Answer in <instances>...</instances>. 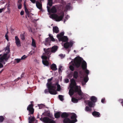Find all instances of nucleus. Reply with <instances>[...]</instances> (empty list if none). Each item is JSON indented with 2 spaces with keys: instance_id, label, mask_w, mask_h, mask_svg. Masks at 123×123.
<instances>
[{
  "instance_id": "1",
  "label": "nucleus",
  "mask_w": 123,
  "mask_h": 123,
  "mask_svg": "<svg viewBox=\"0 0 123 123\" xmlns=\"http://www.w3.org/2000/svg\"><path fill=\"white\" fill-rule=\"evenodd\" d=\"M82 60L80 57H76L74 61L73 65L77 68H79L81 64V67L83 70L86 69L87 68V63L85 61H83L82 62Z\"/></svg>"
},
{
  "instance_id": "2",
  "label": "nucleus",
  "mask_w": 123,
  "mask_h": 123,
  "mask_svg": "<svg viewBox=\"0 0 123 123\" xmlns=\"http://www.w3.org/2000/svg\"><path fill=\"white\" fill-rule=\"evenodd\" d=\"M10 45L9 43L7 44V46L4 49L6 53H4L0 58V62H2L4 64H5L6 63L4 61L7 62L10 57V55H8L10 52Z\"/></svg>"
},
{
  "instance_id": "3",
  "label": "nucleus",
  "mask_w": 123,
  "mask_h": 123,
  "mask_svg": "<svg viewBox=\"0 0 123 123\" xmlns=\"http://www.w3.org/2000/svg\"><path fill=\"white\" fill-rule=\"evenodd\" d=\"M69 115V113H68L64 112L61 115V117L62 118H65L63 120V123H74L76 122L77 120H70V119L68 118Z\"/></svg>"
},
{
  "instance_id": "4",
  "label": "nucleus",
  "mask_w": 123,
  "mask_h": 123,
  "mask_svg": "<svg viewBox=\"0 0 123 123\" xmlns=\"http://www.w3.org/2000/svg\"><path fill=\"white\" fill-rule=\"evenodd\" d=\"M46 85L47 88L49 89V93L52 95H55L57 93V92L55 90L56 86L54 84L52 85V82H48Z\"/></svg>"
},
{
  "instance_id": "5",
  "label": "nucleus",
  "mask_w": 123,
  "mask_h": 123,
  "mask_svg": "<svg viewBox=\"0 0 123 123\" xmlns=\"http://www.w3.org/2000/svg\"><path fill=\"white\" fill-rule=\"evenodd\" d=\"M40 120L44 123H55V122L52 119L47 117L42 118V117L40 118Z\"/></svg>"
},
{
  "instance_id": "6",
  "label": "nucleus",
  "mask_w": 123,
  "mask_h": 123,
  "mask_svg": "<svg viewBox=\"0 0 123 123\" xmlns=\"http://www.w3.org/2000/svg\"><path fill=\"white\" fill-rule=\"evenodd\" d=\"M64 16L63 13L60 16H59L56 14H52L50 15V18L55 19L56 21H60L62 20Z\"/></svg>"
},
{
  "instance_id": "7",
  "label": "nucleus",
  "mask_w": 123,
  "mask_h": 123,
  "mask_svg": "<svg viewBox=\"0 0 123 123\" xmlns=\"http://www.w3.org/2000/svg\"><path fill=\"white\" fill-rule=\"evenodd\" d=\"M34 105L32 104L29 105L27 107V110L29 111L28 115H32L33 114L34 112V109L33 108Z\"/></svg>"
},
{
  "instance_id": "8",
  "label": "nucleus",
  "mask_w": 123,
  "mask_h": 123,
  "mask_svg": "<svg viewBox=\"0 0 123 123\" xmlns=\"http://www.w3.org/2000/svg\"><path fill=\"white\" fill-rule=\"evenodd\" d=\"M44 51L45 52V55L47 56L49 58L50 57V55L51 54V52L49 48L47 49L44 48Z\"/></svg>"
},
{
  "instance_id": "9",
  "label": "nucleus",
  "mask_w": 123,
  "mask_h": 123,
  "mask_svg": "<svg viewBox=\"0 0 123 123\" xmlns=\"http://www.w3.org/2000/svg\"><path fill=\"white\" fill-rule=\"evenodd\" d=\"M73 44V43L71 42H66L64 44V47L66 49H68L69 47L71 48Z\"/></svg>"
},
{
  "instance_id": "10",
  "label": "nucleus",
  "mask_w": 123,
  "mask_h": 123,
  "mask_svg": "<svg viewBox=\"0 0 123 123\" xmlns=\"http://www.w3.org/2000/svg\"><path fill=\"white\" fill-rule=\"evenodd\" d=\"M58 47L56 45H54L51 48H49L52 53H54L57 51Z\"/></svg>"
},
{
  "instance_id": "11",
  "label": "nucleus",
  "mask_w": 123,
  "mask_h": 123,
  "mask_svg": "<svg viewBox=\"0 0 123 123\" xmlns=\"http://www.w3.org/2000/svg\"><path fill=\"white\" fill-rule=\"evenodd\" d=\"M15 39L16 43L17 46L18 47L20 46H21L20 41L19 39L17 36H15Z\"/></svg>"
},
{
  "instance_id": "12",
  "label": "nucleus",
  "mask_w": 123,
  "mask_h": 123,
  "mask_svg": "<svg viewBox=\"0 0 123 123\" xmlns=\"http://www.w3.org/2000/svg\"><path fill=\"white\" fill-rule=\"evenodd\" d=\"M87 102L88 105L91 108L94 107L95 105V104L91 101L87 100Z\"/></svg>"
},
{
  "instance_id": "13",
  "label": "nucleus",
  "mask_w": 123,
  "mask_h": 123,
  "mask_svg": "<svg viewBox=\"0 0 123 123\" xmlns=\"http://www.w3.org/2000/svg\"><path fill=\"white\" fill-rule=\"evenodd\" d=\"M71 83L70 84V87H73L76 86V83L75 80L74 79H72L70 80Z\"/></svg>"
},
{
  "instance_id": "14",
  "label": "nucleus",
  "mask_w": 123,
  "mask_h": 123,
  "mask_svg": "<svg viewBox=\"0 0 123 123\" xmlns=\"http://www.w3.org/2000/svg\"><path fill=\"white\" fill-rule=\"evenodd\" d=\"M68 40V38L67 36H64L60 38L59 41L60 42L62 41L63 42H66Z\"/></svg>"
},
{
  "instance_id": "15",
  "label": "nucleus",
  "mask_w": 123,
  "mask_h": 123,
  "mask_svg": "<svg viewBox=\"0 0 123 123\" xmlns=\"http://www.w3.org/2000/svg\"><path fill=\"white\" fill-rule=\"evenodd\" d=\"M24 5L25 8V12L27 15L28 17L29 16L30 13L28 10L25 4V2L24 4Z\"/></svg>"
},
{
  "instance_id": "16",
  "label": "nucleus",
  "mask_w": 123,
  "mask_h": 123,
  "mask_svg": "<svg viewBox=\"0 0 123 123\" xmlns=\"http://www.w3.org/2000/svg\"><path fill=\"white\" fill-rule=\"evenodd\" d=\"M93 116L95 117H100V114L99 112L94 111L92 113Z\"/></svg>"
},
{
  "instance_id": "17",
  "label": "nucleus",
  "mask_w": 123,
  "mask_h": 123,
  "mask_svg": "<svg viewBox=\"0 0 123 123\" xmlns=\"http://www.w3.org/2000/svg\"><path fill=\"white\" fill-rule=\"evenodd\" d=\"M36 6L37 8L41 10L42 9V5L41 3L37 1L36 3Z\"/></svg>"
},
{
  "instance_id": "18",
  "label": "nucleus",
  "mask_w": 123,
  "mask_h": 123,
  "mask_svg": "<svg viewBox=\"0 0 123 123\" xmlns=\"http://www.w3.org/2000/svg\"><path fill=\"white\" fill-rule=\"evenodd\" d=\"M74 88L73 87H70V89L69 92V94L70 96L73 95L74 92Z\"/></svg>"
},
{
  "instance_id": "19",
  "label": "nucleus",
  "mask_w": 123,
  "mask_h": 123,
  "mask_svg": "<svg viewBox=\"0 0 123 123\" xmlns=\"http://www.w3.org/2000/svg\"><path fill=\"white\" fill-rule=\"evenodd\" d=\"M53 32L56 33H58L59 31L58 27L56 26L53 27Z\"/></svg>"
},
{
  "instance_id": "20",
  "label": "nucleus",
  "mask_w": 123,
  "mask_h": 123,
  "mask_svg": "<svg viewBox=\"0 0 123 123\" xmlns=\"http://www.w3.org/2000/svg\"><path fill=\"white\" fill-rule=\"evenodd\" d=\"M50 67L51 69L53 70L56 71L57 70V68H56V66L55 64H53L50 66Z\"/></svg>"
},
{
  "instance_id": "21",
  "label": "nucleus",
  "mask_w": 123,
  "mask_h": 123,
  "mask_svg": "<svg viewBox=\"0 0 123 123\" xmlns=\"http://www.w3.org/2000/svg\"><path fill=\"white\" fill-rule=\"evenodd\" d=\"M91 101L95 104L97 101V98L94 96H92L91 97L90 99Z\"/></svg>"
},
{
  "instance_id": "22",
  "label": "nucleus",
  "mask_w": 123,
  "mask_h": 123,
  "mask_svg": "<svg viewBox=\"0 0 123 123\" xmlns=\"http://www.w3.org/2000/svg\"><path fill=\"white\" fill-rule=\"evenodd\" d=\"M82 98V97H81L80 98L78 99L74 97H73L72 98L71 100L72 102L73 103H77L78 102L79 100H80Z\"/></svg>"
},
{
  "instance_id": "23",
  "label": "nucleus",
  "mask_w": 123,
  "mask_h": 123,
  "mask_svg": "<svg viewBox=\"0 0 123 123\" xmlns=\"http://www.w3.org/2000/svg\"><path fill=\"white\" fill-rule=\"evenodd\" d=\"M61 112H58L55 113L54 116L55 118L58 119L61 116Z\"/></svg>"
},
{
  "instance_id": "24",
  "label": "nucleus",
  "mask_w": 123,
  "mask_h": 123,
  "mask_svg": "<svg viewBox=\"0 0 123 123\" xmlns=\"http://www.w3.org/2000/svg\"><path fill=\"white\" fill-rule=\"evenodd\" d=\"M56 12L57 10L56 7L54 6H53L52 8L50 9V13H56Z\"/></svg>"
},
{
  "instance_id": "25",
  "label": "nucleus",
  "mask_w": 123,
  "mask_h": 123,
  "mask_svg": "<svg viewBox=\"0 0 123 123\" xmlns=\"http://www.w3.org/2000/svg\"><path fill=\"white\" fill-rule=\"evenodd\" d=\"M64 32H62L61 33H60V34H57V38H58V40H59L64 35Z\"/></svg>"
},
{
  "instance_id": "26",
  "label": "nucleus",
  "mask_w": 123,
  "mask_h": 123,
  "mask_svg": "<svg viewBox=\"0 0 123 123\" xmlns=\"http://www.w3.org/2000/svg\"><path fill=\"white\" fill-rule=\"evenodd\" d=\"M31 38L32 40L31 45L34 47L36 48V46L35 41L32 37H31Z\"/></svg>"
},
{
  "instance_id": "27",
  "label": "nucleus",
  "mask_w": 123,
  "mask_h": 123,
  "mask_svg": "<svg viewBox=\"0 0 123 123\" xmlns=\"http://www.w3.org/2000/svg\"><path fill=\"white\" fill-rule=\"evenodd\" d=\"M73 77L77 79L78 77V73L77 71H74L73 74Z\"/></svg>"
},
{
  "instance_id": "28",
  "label": "nucleus",
  "mask_w": 123,
  "mask_h": 123,
  "mask_svg": "<svg viewBox=\"0 0 123 123\" xmlns=\"http://www.w3.org/2000/svg\"><path fill=\"white\" fill-rule=\"evenodd\" d=\"M72 115L71 117V119H75L74 120L76 119L77 116L74 113H72Z\"/></svg>"
},
{
  "instance_id": "29",
  "label": "nucleus",
  "mask_w": 123,
  "mask_h": 123,
  "mask_svg": "<svg viewBox=\"0 0 123 123\" xmlns=\"http://www.w3.org/2000/svg\"><path fill=\"white\" fill-rule=\"evenodd\" d=\"M42 62L43 65L46 66H48L49 65V62L47 60H42Z\"/></svg>"
},
{
  "instance_id": "30",
  "label": "nucleus",
  "mask_w": 123,
  "mask_h": 123,
  "mask_svg": "<svg viewBox=\"0 0 123 123\" xmlns=\"http://www.w3.org/2000/svg\"><path fill=\"white\" fill-rule=\"evenodd\" d=\"M44 115L45 116H48L49 117H51L50 116V113L49 111H46L44 113H43L42 114V115Z\"/></svg>"
},
{
  "instance_id": "31",
  "label": "nucleus",
  "mask_w": 123,
  "mask_h": 123,
  "mask_svg": "<svg viewBox=\"0 0 123 123\" xmlns=\"http://www.w3.org/2000/svg\"><path fill=\"white\" fill-rule=\"evenodd\" d=\"M56 85L57 86V91H59L61 89L60 85L59 84H58L57 83L55 84L54 86H55Z\"/></svg>"
},
{
  "instance_id": "32",
  "label": "nucleus",
  "mask_w": 123,
  "mask_h": 123,
  "mask_svg": "<svg viewBox=\"0 0 123 123\" xmlns=\"http://www.w3.org/2000/svg\"><path fill=\"white\" fill-rule=\"evenodd\" d=\"M74 86V92H77L79 90L78 88V86Z\"/></svg>"
},
{
  "instance_id": "33",
  "label": "nucleus",
  "mask_w": 123,
  "mask_h": 123,
  "mask_svg": "<svg viewBox=\"0 0 123 123\" xmlns=\"http://www.w3.org/2000/svg\"><path fill=\"white\" fill-rule=\"evenodd\" d=\"M48 1L47 3V5H49L50 6H51L52 5V0H48Z\"/></svg>"
},
{
  "instance_id": "34",
  "label": "nucleus",
  "mask_w": 123,
  "mask_h": 123,
  "mask_svg": "<svg viewBox=\"0 0 123 123\" xmlns=\"http://www.w3.org/2000/svg\"><path fill=\"white\" fill-rule=\"evenodd\" d=\"M21 38L23 40H25V33L24 32L23 33H21L20 34Z\"/></svg>"
},
{
  "instance_id": "35",
  "label": "nucleus",
  "mask_w": 123,
  "mask_h": 123,
  "mask_svg": "<svg viewBox=\"0 0 123 123\" xmlns=\"http://www.w3.org/2000/svg\"><path fill=\"white\" fill-rule=\"evenodd\" d=\"M77 92L78 93V94L79 96H81L82 95L83 93L82 92L80 89Z\"/></svg>"
},
{
  "instance_id": "36",
  "label": "nucleus",
  "mask_w": 123,
  "mask_h": 123,
  "mask_svg": "<svg viewBox=\"0 0 123 123\" xmlns=\"http://www.w3.org/2000/svg\"><path fill=\"white\" fill-rule=\"evenodd\" d=\"M88 80V78L87 75H86V77H85L84 79V80L85 83L87 82Z\"/></svg>"
},
{
  "instance_id": "37",
  "label": "nucleus",
  "mask_w": 123,
  "mask_h": 123,
  "mask_svg": "<svg viewBox=\"0 0 123 123\" xmlns=\"http://www.w3.org/2000/svg\"><path fill=\"white\" fill-rule=\"evenodd\" d=\"M85 110L87 111H91V109L88 106H86L85 108Z\"/></svg>"
},
{
  "instance_id": "38",
  "label": "nucleus",
  "mask_w": 123,
  "mask_h": 123,
  "mask_svg": "<svg viewBox=\"0 0 123 123\" xmlns=\"http://www.w3.org/2000/svg\"><path fill=\"white\" fill-rule=\"evenodd\" d=\"M70 4L68 3L66 6V9L68 10L70 9Z\"/></svg>"
},
{
  "instance_id": "39",
  "label": "nucleus",
  "mask_w": 123,
  "mask_h": 123,
  "mask_svg": "<svg viewBox=\"0 0 123 123\" xmlns=\"http://www.w3.org/2000/svg\"><path fill=\"white\" fill-rule=\"evenodd\" d=\"M58 97L60 100L62 101L63 100V96L62 95H59Z\"/></svg>"
},
{
  "instance_id": "40",
  "label": "nucleus",
  "mask_w": 123,
  "mask_h": 123,
  "mask_svg": "<svg viewBox=\"0 0 123 123\" xmlns=\"http://www.w3.org/2000/svg\"><path fill=\"white\" fill-rule=\"evenodd\" d=\"M4 119V118L2 116H0V123L2 122Z\"/></svg>"
},
{
  "instance_id": "41",
  "label": "nucleus",
  "mask_w": 123,
  "mask_h": 123,
  "mask_svg": "<svg viewBox=\"0 0 123 123\" xmlns=\"http://www.w3.org/2000/svg\"><path fill=\"white\" fill-rule=\"evenodd\" d=\"M70 69L72 71H73L74 70V66L72 65H70L69 67Z\"/></svg>"
},
{
  "instance_id": "42",
  "label": "nucleus",
  "mask_w": 123,
  "mask_h": 123,
  "mask_svg": "<svg viewBox=\"0 0 123 123\" xmlns=\"http://www.w3.org/2000/svg\"><path fill=\"white\" fill-rule=\"evenodd\" d=\"M38 106L39 107V109H41L43 107V104H41L38 105Z\"/></svg>"
},
{
  "instance_id": "43",
  "label": "nucleus",
  "mask_w": 123,
  "mask_h": 123,
  "mask_svg": "<svg viewBox=\"0 0 123 123\" xmlns=\"http://www.w3.org/2000/svg\"><path fill=\"white\" fill-rule=\"evenodd\" d=\"M19 4L18 5V9H20L22 8V4L21 3H19Z\"/></svg>"
},
{
  "instance_id": "44",
  "label": "nucleus",
  "mask_w": 123,
  "mask_h": 123,
  "mask_svg": "<svg viewBox=\"0 0 123 123\" xmlns=\"http://www.w3.org/2000/svg\"><path fill=\"white\" fill-rule=\"evenodd\" d=\"M50 41V38L49 37L46 38L45 40V41L46 42L48 43Z\"/></svg>"
},
{
  "instance_id": "45",
  "label": "nucleus",
  "mask_w": 123,
  "mask_h": 123,
  "mask_svg": "<svg viewBox=\"0 0 123 123\" xmlns=\"http://www.w3.org/2000/svg\"><path fill=\"white\" fill-rule=\"evenodd\" d=\"M48 57L46 55L44 56H42V58L43 59H44L45 60H46L47 59Z\"/></svg>"
},
{
  "instance_id": "46",
  "label": "nucleus",
  "mask_w": 123,
  "mask_h": 123,
  "mask_svg": "<svg viewBox=\"0 0 123 123\" xmlns=\"http://www.w3.org/2000/svg\"><path fill=\"white\" fill-rule=\"evenodd\" d=\"M44 92L45 93H48L49 92V89H46L44 91Z\"/></svg>"
},
{
  "instance_id": "47",
  "label": "nucleus",
  "mask_w": 123,
  "mask_h": 123,
  "mask_svg": "<svg viewBox=\"0 0 123 123\" xmlns=\"http://www.w3.org/2000/svg\"><path fill=\"white\" fill-rule=\"evenodd\" d=\"M21 59H15L17 63H18L19 62Z\"/></svg>"
},
{
  "instance_id": "48",
  "label": "nucleus",
  "mask_w": 123,
  "mask_h": 123,
  "mask_svg": "<svg viewBox=\"0 0 123 123\" xmlns=\"http://www.w3.org/2000/svg\"><path fill=\"white\" fill-rule=\"evenodd\" d=\"M51 39V41L53 42H54L55 41V39L53 38L52 36L50 38V39Z\"/></svg>"
},
{
  "instance_id": "49",
  "label": "nucleus",
  "mask_w": 123,
  "mask_h": 123,
  "mask_svg": "<svg viewBox=\"0 0 123 123\" xmlns=\"http://www.w3.org/2000/svg\"><path fill=\"white\" fill-rule=\"evenodd\" d=\"M53 77H52L51 78L48 79L47 80L48 82H51V81L52 80Z\"/></svg>"
},
{
  "instance_id": "50",
  "label": "nucleus",
  "mask_w": 123,
  "mask_h": 123,
  "mask_svg": "<svg viewBox=\"0 0 123 123\" xmlns=\"http://www.w3.org/2000/svg\"><path fill=\"white\" fill-rule=\"evenodd\" d=\"M118 101L121 104H123V99H119L118 100Z\"/></svg>"
},
{
  "instance_id": "51",
  "label": "nucleus",
  "mask_w": 123,
  "mask_h": 123,
  "mask_svg": "<svg viewBox=\"0 0 123 123\" xmlns=\"http://www.w3.org/2000/svg\"><path fill=\"white\" fill-rule=\"evenodd\" d=\"M5 37L6 39L8 41L9 40L8 38V36L7 34H6L5 35Z\"/></svg>"
},
{
  "instance_id": "52",
  "label": "nucleus",
  "mask_w": 123,
  "mask_h": 123,
  "mask_svg": "<svg viewBox=\"0 0 123 123\" xmlns=\"http://www.w3.org/2000/svg\"><path fill=\"white\" fill-rule=\"evenodd\" d=\"M47 10H48V12L50 13V7H49V6H47Z\"/></svg>"
},
{
  "instance_id": "53",
  "label": "nucleus",
  "mask_w": 123,
  "mask_h": 123,
  "mask_svg": "<svg viewBox=\"0 0 123 123\" xmlns=\"http://www.w3.org/2000/svg\"><path fill=\"white\" fill-rule=\"evenodd\" d=\"M85 72L86 74H87V75L88 76V75L89 74V71L88 70L86 69V70Z\"/></svg>"
},
{
  "instance_id": "54",
  "label": "nucleus",
  "mask_w": 123,
  "mask_h": 123,
  "mask_svg": "<svg viewBox=\"0 0 123 123\" xmlns=\"http://www.w3.org/2000/svg\"><path fill=\"white\" fill-rule=\"evenodd\" d=\"M62 68V66H60L58 68V72H60L61 70V68Z\"/></svg>"
},
{
  "instance_id": "55",
  "label": "nucleus",
  "mask_w": 123,
  "mask_h": 123,
  "mask_svg": "<svg viewBox=\"0 0 123 123\" xmlns=\"http://www.w3.org/2000/svg\"><path fill=\"white\" fill-rule=\"evenodd\" d=\"M26 57L25 56V55H24L21 57V60H23L25 59Z\"/></svg>"
},
{
  "instance_id": "56",
  "label": "nucleus",
  "mask_w": 123,
  "mask_h": 123,
  "mask_svg": "<svg viewBox=\"0 0 123 123\" xmlns=\"http://www.w3.org/2000/svg\"><path fill=\"white\" fill-rule=\"evenodd\" d=\"M1 63H2L3 64L2 62H0V68H3V65Z\"/></svg>"
},
{
  "instance_id": "57",
  "label": "nucleus",
  "mask_w": 123,
  "mask_h": 123,
  "mask_svg": "<svg viewBox=\"0 0 123 123\" xmlns=\"http://www.w3.org/2000/svg\"><path fill=\"white\" fill-rule=\"evenodd\" d=\"M30 1L33 4L35 3L36 2V0H30Z\"/></svg>"
},
{
  "instance_id": "58",
  "label": "nucleus",
  "mask_w": 123,
  "mask_h": 123,
  "mask_svg": "<svg viewBox=\"0 0 123 123\" xmlns=\"http://www.w3.org/2000/svg\"><path fill=\"white\" fill-rule=\"evenodd\" d=\"M65 82L66 83H68L69 82V80L68 79H66L65 80Z\"/></svg>"
},
{
  "instance_id": "59",
  "label": "nucleus",
  "mask_w": 123,
  "mask_h": 123,
  "mask_svg": "<svg viewBox=\"0 0 123 123\" xmlns=\"http://www.w3.org/2000/svg\"><path fill=\"white\" fill-rule=\"evenodd\" d=\"M105 100V98H103L101 99V102L103 103H104Z\"/></svg>"
},
{
  "instance_id": "60",
  "label": "nucleus",
  "mask_w": 123,
  "mask_h": 123,
  "mask_svg": "<svg viewBox=\"0 0 123 123\" xmlns=\"http://www.w3.org/2000/svg\"><path fill=\"white\" fill-rule=\"evenodd\" d=\"M5 9L4 8L0 9V13L2 12Z\"/></svg>"
},
{
  "instance_id": "61",
  "label": "nucleus",
  "mask_w": 123,
  "mask_h": 123,
  "mask_svg": "<svg viewBox=\"0 0 123 123\" xmlns=\"http://www.w3.org/2000/svg\"><path fill=\"white\" fill-rule=\"evenodd\" d=\"M24 13V11H22L20 13V14L21 15H23Z\"/></svg>"
},
{
  "instance_id": "62",
  "label": "nucleus",
  "mask_w": 123,
  "mask_h": 123,
  "mask_svg": "<svg viewBox=\"0 0 123 123\" xmlns=\"http://www.w3.org/2000/svg\"><path fill=\"white\" fill-rule=\"evenodd\" d=\"M29 30L30 31H31V32H32V31L31 27H29Z\"/></svg>"
},
{
  "instance_id": "63",
  "label": "nucleus",
  "mask_w": 123,
  "mask_h": 123,
  "mask_svg": "<svg viewBox=\"0 0 123 123\" xmlns=\"http://www.w3.org/2000/svg\"><path fill=\"white\" fill-rule=\"evenodd\" d=\"M37 118H39V114H38L37 117Z\"/></svg>"
},
{
  "instance_id": "64",
  "label": "nucleus",
  "mask_w": 123,
  "mask_h": 123,
  "mask_svg": "<svg viewBox=\"0 0 123 123\" xmlns=\"http://www.w3.org/2000/svg\"><path fill=\"white\" fill-rule=\"evenodd\" d=\"M24 73H22L21 75V78L23 76H24Z\"/></svg>"
}]
</instances>
